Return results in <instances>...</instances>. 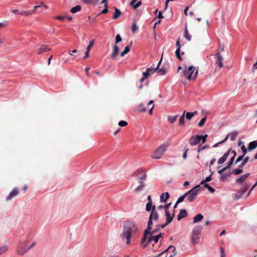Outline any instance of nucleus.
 <instances>
[{
  "label": "nucleus",
  "instance_id": "obj_1",
  "mask_svg": "<svg viewBox=\"0 0 257 257\" xmlns=\"http://www.w3.org/2000/svg\"><path fill=\"white\" fill-rule=\"evenodd\" d=\"M138 225L133 221H125L123 223V231L120 234L122 239H126V243L129 244L131 236L137 233L138 231Z\"/></svg>",
  "mask_w": 257,
  "mask_h": 257
},
{
  "label": "nucleus",
  "instance_id": "obj_2",
  "mask_svg": "<svg viewBox=\"0 0 257 257\" xmlns=\"http://www.w3.org/2000/svg\"><path fill=\"white\" fill-rule=\"evenodd\" d=\"M195 70V68L193 66H190L187 68L185 67V68L183 70L182 72V76L186 77L188 80H190L191 79H195L198 74V70H196L195 74L193 75V72Z\"/></svg>",
  "mask_w": 257,
  "mask_h": 257
},
{
  "label": "nucleus",
  "instance_id": "obj_3",
  "mask_svg": "<svg viewBox=\"0 0 257 257\" xmlns=\"http://www.w3.org/2000/svg\"><path fill=\"white\" fill-rule=\"evenodd\" d=\"M203 227L201 225H198L194 228L192 234V243L194 244H197L199 241L200 235Z\"/></svg>",
  "mask_w": 257,
  "mask_h": 257
},
{
  "label": "nucleus",
  "instance_id": "obj_4",
  "mask_svg": "<svg viewBox=\"0 0 257 257\" xmlns=\"http://www.w3.org/2000/svg\"><path fill=\"white\" fill-rule=\"evenodd\" d=\"M200 187V185H198L195 186L188 192L185 193L186 194V197L187 198V200L192 202L194 201V200L196 198L197 194L199 191V188Z\"/></svg>",
  "mask_w": 257,
  "mask_h": 257
},
{
  "label": "nucleus",
  "instance_id": "obj_5",
  "mask_svg": "<svg viewBox=\"0 0 257 257\" xmlns=\"http://www.w3.org/2000/svg\"><path fill=\"white\" fill-rule=\"evenodd\" d=\"M207 135L204 136L197 135L192 136L189 140V144L191 146H195L199 144L201 141L202 144H204L206 141Z\"/></svg>",
  "mask_w": 257,
  "mask_h": 257
},
{
  "label": "nucleus",
  "instance_id": "obj_6",
  "mask_svg": "<svg viewBox=\"0 0 257 257\" xmlns=\"http://www.w3.org/2000/svg\"><path fill=\"white\" fill-rule=\"evenodd\" d=\"M168 146L169 145L168 144H163L159 146L158 148L155 151L154 153L151 156V157L154 159H160L163 154L166 151Z\"/></svg>",
  "mask_w": 257,
  "mask_h": 257
},
{
  "label": "nucleus",
  "instance_id": "obj_7",
  "mask_svg": "<svg viewBox=\"0 0 257 257\" xmlns=\"http://www.w3.org/2000/svg\"><path fill=\"white\" fill-rule=\"evenodd\" d=\"M159 236L157 235L152 236L148 235L147 238L144 242L141 240V244L143 247H146L148 244L151 243L152 241H154L155 243H156L159 240Z\"/></svg>",
  "mask_w": 257,
  "mask_h": 257
},
{
  "label": "nucleus",
  "instance_id": "obj_8",
  "mask_svg": "<svg viewBox=\"0 0 257 257\" xmlns=\"http://www.w3.org/2000/svg\"><path fill=\"white\" fill-rule=\"evenodd\" d=\"M249 186V184H245L244 185H243L240 191L233 194V199L235 200H238L239 198H240L247 191Z\"/></svg>",
  "mask_w": 257,
  "mask_h": 257
},
{
  "label": "nucleus",
  "instance_id": "obj_9",
  "mask_svg": "<svg viewBox=\"0 0 257 257\" xmlns=\"http://www.w3.org/2000/svg\"><path fill=\"white\" fill-rule=\"evenodd\" d=\"M29 250L28 247L25 246L22 242L19 243L17 247L16 252L20 255H23Z\"/></svg>",
  "mask_w": 257,
  "mask_h": 257
},
{
  "label": "nucleus",
  "instance_id": "obj_10",
  "mask_svg": "<svg viewBox=\"0 0 257 257\" xmlns=\"http://www.w3.org/2000/svg\"><path fill=\"white\" fill-rule=\"evenodd\" d=\"M153 225V219L151 218H149V220L148 222V227L146 229H145L144 233V236L142 238V242H144L145 240L147 239L148 234L149 233V231H150L152 229Z\"/></svg>",
  "mask_w": 257,
  "mask_h": 257
},
{
  "label": "nucleus",
  "instance_id": "obj_11",
  "mask_svg": "<svg viewBox=\"0 0 257 257\" xmlns=\"http://www.w3.org/2000/svg\"><path fill=\"white\" fill-rule=\"evenodd\" d=\"M156 71V69H154L152 67L147 68L146 69V71L145 72H143V77L140 79V82L141 83L143 82L145 80V79L148 78L150 76V75L151 74L154 73Z\"/></svg>",
  "mask_w": 257,
  "mask_h": 257
},
{
  "label": "nucleus",
  "instance_id": "obj_12",
  "mask_svg": "<svg viewBox=\"0 0 257 257\" xmlns=\"http://www.w3.org/2000/svg\"><path fill=\"white\" fill-rule=\"evenodd\" d=\"M19 193V190L18 188H15L13 189L10 193L8 196L6 197V200L8 201L12 200L15 197H16Z\"/></svg>",
  "mask_w": 257,
  "mask_h": 257
},
{
  "label": "nucleus",
  "instance_id": "obj_13",
  "mask_svg": "<svg viewBox=\"0 0 257 257\" xmlns=\"http://www.w3.org/2000/svg\"><path fill=\"white\" fill-rule=\"evenodd\" d=\"M155 206H153L152 210L151 212L149 217L151 218L153 220L157 221L159 218V214L155 209Z\"/></svg>",
  "mask_w": 257,
  "mask_h": 257
},
{
  "label": "nucleus",
  "instance_id": "obj_14",
  "mask_svg": "<svg viewBox=\"0 0 257 257\" xmlns=\"http://www.w3.org/2000/svg\"><path fill=\"white\" fill-rule=\"evenodd\" d=\"M175 215V211H173L172 215H171L170 212L169 211H165V216L166 218L167 224H169L173 220Z\"/></svg>",
  "mask_w": 257,
  "mask_h": 257
},
{
  "label": "nucleus",
  "instance_id": "obj_15",
  "mask_svg": "<svg viewBox=\"0 0 257 257\" xmlns=\"http://www.w3.org/2000/svg\"><path fill=\"white\" fill-rule=\"evenodd\" d=\"M216 56H217V61L216 62V64L218 65L219 68H222L223 66V63H222V60L223 57L220 55V52H218L217 54H216Z\"/></svg>",
  "mask_w": 257,
  "mask_h": 257
},
{
  "label": "nucleus",
  "instance_id": "obj_16",
  "mask_svg": "<svg viewBox=\"0 0 257 257\" xmlns=\"http://www.w3.org/2000/svg\"><path fill=\"white\" fill-rule=\"evenodd\" d=\"M51 49L49 48L47 45H42L41 47L37 50V53L38 54H41L43 53L47 52L48 51H50Z\"/></svg>",
  "mask_w": 257,
  "mask_h": 257
},
{
  "label": "nucleus",
  "instance_id": "obj_17",
  "mask_svg": "<svg viewBox=\"0 0 257 257\" xmlns=\"http://www.w3.org/2000/svg\"><path fill=\"white\" fill-rule=\"evenodd\" d=\"M249 175V173H246L240 177L236 179V182L240 185L242 184V183L248 177Z\"/></svg>",
  "mask_w": 257,
  "mask_h": 257
},
{
  "label": "nucleus",
  "instance_id": "obj_18",
  "mask_svg": "<svg viewBox=\"0 0 257 257\" xmlns=\"http://www.w3.org/2000/svg\"><path fill=\"white\" fill-rule=\"evenodd\" d=\"M187 216V212L186 209H181L179 214L178 215L177 219L178 221L180 220L182 218L185 217Z\"/></svg>",
  "mask_w": 257,
  "mask_h": 257
},
{
  "label": "nucleus",
  "instance_id": "obj_19",
  "mask_svg": "<svg viewBox=\"0 0 257 257\" xmlns=\"http://www.w3.org/2000/svg\"><path fill=\"white\" fill-rule=\"evenodd\" d=\"M119 52V48L117 45H114L113 46V52L110 56V59L113 60L115 58V57L118 54Z\"/></svg>",
  "mask_w": 257,
  "mask_h": 257
},
{
  "label": "nucleus",
  "instance_id": "obj_20",
  "mask_svg": "<svg viewBox=\"0 0 257 257\" xmlns=\"http://www.w3.org/2000/svg\"><path fill=\"white\" fill-rule=\"evenodd\" d=\"M33 14H35V10L31 11H21L20 12L19 14L24 16L25 17H27L28 16L31 15Z\"/></svg>",
  "mask_w": 257,
  "mask_h": 257
},
{
  "label": "nucleus",
  "instance_id": "obj_21",
  "mask_svg": "<svg viewBox=\"0 0 257 257\" xmlns=\"http://www.w3.org/2000/svg\"><path fill=\"white\" fill-rule=\"evenodd\" d=\"M169 198V194L168 192L162 193L160 196V201L165 202Z\"/></svg>",
  "mask_w": 257,
  "mask_h": 257
},
{
  "label": "nucleus",
  "instance_id": "obj_22",
  "mask_svg": "<svg viewBox=\"0 0 257 257\" xmlns=\"http://www.w3.org/2000/svg\"><path fill=\"white\" fill-rule=\"evenodd\" d=\"M203 219V215L201 214H198L193 217V223H195L201 221Z\"/></svg>",
  "mask_w": 257,
  "mask_h": 257
},
{
  "label": "nucleus",
  "instance_id": "obj_23",
  "mask_svg": "<svg viewBox=\"0 0 257 257\" xmlns=\"http://www.w3.org/2000/svg\"><path fill=\"white\" fill-rule=\"evenodd\" d=\"M257 147L256 141H253L249 143L247 150L249 151L255 149Z\"/></svg>",
  "mask_w": 257,
  "mask_h": 257
},
{
  "label": "nucleus",
  "instance_id": "obj_24",
  "mask_svg": "<svg viewBox=\"0 0 257 257\" xmlns=\"http://www.w3.org/2000/svg\"><path fill=\"white\" fill-rule=\"evenodd\" d=\"M253 161V159H251L249 160V157L248 156H246L245 157L242 162L239 165V168H242L245 164L248 162H252Z\"/></svg>",
  "mask_w": 257,
  "mask_h": 257
},
{
  "label": "nucleus",
  "instance_id": "obj_25",
  "mask_svg": "<svg viewBox=\"0 0 257 257\" xmlns=\"http://www.w3.org/2000/svg\"><path fill=\"white\" fill-rule=\"evenodd\" d=\"M184 37L188 41H190L191 40V35L189 34L188 33L187 25H186L185 26V29L184 31Z\"/></svg>",
  "mask_w": 257,
  "mask_h": 257
},
{
  "label": "nucleus",
  "instance_id": "obj_26",
  "mask_svg": "<svg viewBox=\"0 0 257 257\" xmlns=\"http://www.w3.org/2000/svg\"><path fill=\"white\" fill-rule=\"evenodd\" d=\"M121 11L118 9L117 8H115L114 9V15L112 17L113 19H117V18H118L121 15Z\"/></svg>",
  "mask_w": 257,
  "mask_h": 257
},
{
  "label": "nucleus",
  "instance_id": "obj_27",
  "mask_svg": "<svg viewBox=\"0 0 257 257\" xmlns=\"http://www.w3.org/2000/svg\"><path fill=\"white\" fill-rule=\"evenodd\" d=\"M186 113V111H184L183 114L180 116L179 119V124L180 125H184L185 123V120H184V117H185V114Z\"/></svg>",
  "mask_w": 257,
  "mask_h": 257
},
{
  "label": "nucleus",
  "instance_id": "obj_28",
  "mask_svg": "<svg viewBox=\"0 0 257 257\" xmlns=\"http://www.w3.org/2000/svg\"><path fill=\"white\" fill-rule=\"evenodd\" d=\"M227 135L231 141H234L236 138L237 133L236 132H234Z\"/></svg>",
  "mask_w": 257,
  "mask_h": 257
},
{
  "label": "nucleus",
  "instance_id": "obj_29",
  "mask_svg": "<svg viewBox=\"0 0 257 257\" xmlns=\"http://www.w3.org/2000/svg\"><path fill=\"white\" fill-rule=\"evenodd\" d=\"M81 10V7L79 5H77L75 7L72 8L70 10V12L72 13L75 14L79 11H80Z\"/></svg>",
  "mask_w": 257,
  "mask_h": 257
},
{
  "label": "nucleus",
  "instance_id": "obj_30",
  "mask_svg": "<svg viewBox=\"0 0 257 257\" xmlns=\"http://www.w3.org/2000/svg\"><path fill=\"white\" fill-rule=\"evenodd\" d=\"M178 115H176L175 116L168 115V119L171 123H174L177 119Z\"/></svg>",
  "mask_w": 257,
  "mask_h": 257
},
{
  "label": "nucleus",
  "instance_id": "obj_31",
  "mask_svg": "<svg viewBox=\"0 0 257 257\" xmlns=\"http://www.w3.org/2000/svg\"><path fill=\"white\" fill-rule=\"evenodd\" d=\"M130 50V46H127L125 47L124 50L120 53V56L123 57L125 54H127Z\"/></svg>",
  "mask_w": 257,
  "mask_h": 257
},
{
  "label": "nucleus",
  "instance_id": "obj_32",
  "mask_svg": "<svg viewBox=\"0 0 257 257\" xmlns=\"http://www.w3.org/2000/svg\"><path fill=\"white\" fill-rule=\"evenodd\" d=\"M242 172H243V170L241 169V168L239 167V168L233 170L232 172V173L235 175H239V174L242 173Z\"/></svg>",
  "mask_w": 257,
  "mask_h": 257
},
{
  "label": "nucleus",
  "instance_id": "obj_33",
  "mask_svg": "<svg viewBox=\"0 0 257 257\" xmlns=\"http://www.w3.org/2000/svg\"><path fill=\"white\" fill-rule=\"evenodd\" d=\"M230 175V173H223L220 177L221 181H224L226 178Z\"/></svg>",
  "mask_w": 257,
  "mask_h": 257
},
{
  "label": "nucleus",
  "instance_id": "obj_34",
  "mask_svg": "<svg viewBox=\"0 0 257 257\" xmlns=\"http://www.w3.org/2000/svg\"><path fill=\"white\" fill-rule=\"evenodd\" d=\"M8 249V247L7 245H4L2 247H0V255L3 253L6 252Z\"/></svg>",
  "mask_w": 257,
  "mask_h": 257
},
{
  "label": "nucleus",
  "instance_id": "obj_35",
  "mask_svg": "<svg viewBox=\"0 0 257 257\" xmlns=\"http://www.w3.org/2000/svg\"><path fill=\"white\" fill-rule=\"evenodd\" d=\"M211 175H212V174H211L210 176H209L208 177H207L205 178V180H202V181L201 182V183H200V185H202V184H205V182H209V181H211V180H212Z\"/></svg>",
  "mask_w": 257,
  "mask_h": 257
},
{
  "label": "nucleus",
  "instance_id": "obj_36",
  "mask_svg": "<svg viewBox=\"0 0 257 257\" xmlns=\"http://www.w3.org/2000/svg\"><path fill=\"white\" fill-rule=\"evenodd\" d=\"M204 187L207 188L209 192H210L212 193L215 192V189L212 187L210 186L209 184L207 183L204 184Z\"/></svg>",
  "mask_w": 257,
  "mask_h": 257
},
{
  "label": "nucleus",
  "instance_id": "obj_37",
  "mask_svg": "<svg viewBox=\"0 0 257 257\" xmlns=\"http://www.w3.org/2000/svg\"><path fill=\"white\" fill-rule=\"evenodd\" d=\"M206 117H204L203 118H202L200 121H199V122L198 123V125L199 127H202L204 125L205 121H206Z\"/></svg>",
  "mask_w": 257,
  "mask_h": 257
},
{
  "label": "nucleus",
  "instance_id": "obj_38",
  "mask_svg": "<svg viewBox=\"0 0 257 257\" xmlns=\"http://www.w3.org/2000/svg\"><path fill=\"white\" fill-rule=\"evenodd\" d=\"M152 203L148 202L146 205V210L147 211H150L151 210H152L153 206Z\"/></svg>",
  "mask_w": 257,
  "mask_h": 257
},
{
  "label": "nucleus",
  "instance_id": "obj_39",
  "mask_svg": "<svg viewBox=\"0 0 257 257\" xmlns=\"http://www.w3.org/2000/svg\"><path fill=\"white\" fill-rule=\"evenodd\" d=\"M185 197H186V194H184L183 195H182L181 196H180L177 200V204H179L182 202L183 201V200H184V199L185 198Z\"/></svg>",
  "mask_w": 257,
  "mask_h": 257
},
{
  "label": "nucleus",
  "instance_id": "obj_40",
  "mask_svg": "<svg viewBox=\"0 0 257 257\" xmlns=\"http://www.w3.org/2000/svg\"><path fill=\"white\" fill-rule=\"evenodd\" d=\"M235 158V156H233L232 157H231V158L230 159V161L228 163L227 165L226 166L227 168L229 169L231 167V165L233 163V162L234 161Z\"/></svg>",
  "mask_w": 257,
  "mask_h": 257
},
{
  "label": "nucleus",
  "instance_id": "obj_41",
  "mask_svg": "<svg viewBox=\"0 0 257 257\" xmlns=\"http://www.w3.org/2000/svg\"><path fill=\"white\" fill-rule=\"evenodd\" d=\"M138 110L140 112H145L147 110L146 107L144 104H141L138 108Z\"/></svg>",
  "mask_w": 257,
  "mask_h": 257
},
{
  "label": "nucleus",
  "instance_id": "obj_42",
  "mask_svg": "<svg viewBox=\"0 0 257 257\" xmlns=\"http://www.w3.org/2000/svg\"><path fill=\"white\" fill-rule=\"evenodd\" d=\"M157 71H158L161 75H164L166 73V70L164 68H158L157 69Z\"/></svg>",
  "mask_w": 257,
  "mask_h": 257
},
{
  "label": "nucleus",
  "instance_id": "obj_43",
  "mask_svg": "<svg viewBox=\"0 0 257 257\" xmlns=\"http://www.w3.org/2000/svg\"><path fill=\"white\" fill-rule=\"evenodd\" d=\"M175 55L176 56V57L180 60H182V58L180 56V50L179 49H177V50L175 51Z\"/></svg>",
  "mask_w": 257,
  "mask_h": 257
},
{
  "label": "nucleus",
  "instance_id": "obj_44",
  "mask_svg": "<svg viewBox=\"0 0 257 257\" xmlns=\"http://www.w3.org/2000/svg\"><path fill=\"white\" fill-rule=\"evenodd\" d=\"M118 125L121 127L125 126L127 125V122L124 120H120L118 122Z\"/></svg>",
  "mask_w": 257,
  "mask_h": 257
},
{
  "label": "nucleus",
  "instance_id": "obj_45",
  "mask_svg": "<svg viewBox=\"0 0 257 257\" xmlns=\"http://www.w3.org/2000/svg\"><path fill=\"white\" fill-rule=\"evenodd\" d=\"M122 41V39L119 35H117L115 37V45H116L118 43L121 42Z\"/></svg>",
  "mask_w": 257,
  "mask_h": 257
},
{
  "label": "nucleus",
  "instance_id": "obj_46",
  "mask_svg": "<svg viewBox=\"0 0 257 257\" xmlns=\"http://www.w3.org/2000/svg\"><path fill=\"white\" fill-rule=\"evenodd\" d=\"M193 116V114H192V112H188L186 114V118L188 120H190Z\"/></svg>",
  "mask_w": 257,
  "mask_h": 257
},
{
  "label": "nucleus",
  "instance_id": "obj_47",
  "mask_svg": "<svg viewBox=\"0 0 257 257\" xmlns=\"http://www.w3.org/2000/svg\"><path fill=\"white\" fill-rule=\"evenodd\" d=\"M94 45V40H92L90 42L89 45L87 47L86 50L89 51Z\"/></svg>",
  "mask_w": 257,
  "mask_h": 257
},
{
  "label": "nucleus",
  "instance_id": "obj_48",
  "mask_svg": "<svg viewBox=\"0 0 257 257\" xmlns=\"http://www.w3.org/2000/svg\"><path fill=\"white\" fill-rule=\"evenodd\" d=\"M226 159L222 156L218 159L217 163L218 164H222L226 161Z\"/></svg>",
  "mask_w": 257,
  "mask_h": 257
},
{
  "label": "nucleus",
  "instance_id": "obj_49",
  "mask_svg": "<svg viewBox=\"0 0 257 257\" xmlns=\"http://www.w3.org/2000/svg\"><path fill=\"white\" fill-rule=\"evenodd\" d=\"M107 4H104V9L102 10L100 14H106L108 12Z\"/></svg>",
  "mask_w": 257,
  "mask_h": 257
},
{
  "label": "nucleus",
  "instance_id": "obj_50",
  "mask_svg": "<svg viewBox=\"0 0 257 257\" xmlns=\"http://www.w3.org/2000/svg\"><path fill=\"white\" fill-rule=\"evenodd\" d=\"M184 150H185V152L183 154V159H186V157H187V154L189 150V149L188 148H187L186 147H185Z\"/></svg>",
  "mask_w": 257,
  "mask_h": 257
},
{
  "label": "nucleus",
  "instance_id": "obj_51",
  "mask_svg": "<svg viewBox=\"0 0 257 257\" xmlns=\"http://www.w3.org/2000/svg\"><path fill=\"white\" fill-rule=\"evenodd\" d=\"M159 230V227L158 226V227L156 229L153 230V231H149V233L148 234V235H152L153 234L156 233Z\"/></svg>",
  "mask_w": 257,
  "mask_h": 257
},
{
  "label": "nucleus",
  "instance_id": "obj_52",
  "mask_svg": "<svg viewBox=\"0 0 257 257\" xmlns=\"http://www.w3.org/2000/svg\"><path fill=\"white\" fill-rule=\"evenodd\" d=\"M241 150H242V153H243V156H245L246 153H247V149H246L245 147L244 146H242L241 147Z\"/></svg>",
  "mask_w": 257,
  "mask_h": 257
},
{
  "label": "nucleus",
  "instance_id": "obj_53",
  "mask_svg": "<svg viewBox=\"0 0 257 257\" xmlns=\"http://www.w3.org/2000/svg\"><path fill=\"white\" fill-rule=\"evenodd\" d=\"M142 5V2L140 1H138L137 2V3L135 5V6H134V9H137L138 8H139L141 5Z\"/></svg>",
  "mask_w": 257,
  "mask_h": 257
},
{
  "label": "nucleus",
  "instance_id": "obj_54",
  "mask_svg": "<svg viewBox=\"0 0 257 257\" xmlns=\"http://www.w3.org/2000/svg\"><path fill=\"white\" fill-rule=\"evenodd\" d=\"M244 156H243V155H241V156H239V157H238V158H237V159L236 160V161H235V163L236 164V163H238L239 162L241 161L243 159V157H244Z\"/></svg>",
  "mask_w": 257,
  "mask_h": 257
},
{
  "label": "nucleus",
  "instance_id": "obj_55",
  "mask_svg": "<svg viewBox=\"0 0 257 257\" xmlns=\"http://www.w3.org/2000/svg\"><path fill=\"white\" fill-rule=\"evenodd\" d=\"M138 29L136 24L134 23L132 27V31L133 32H135Z\"/></svg>",
  "mask_w": 257,
  "mask_h": 257
},
{
  "label": "nucleus",
  "instance_id": "obj_56",
  "mask_svg": "<svg viewBox=\"0 0 257 257\" xmlns=\"http://www.w3.org/2000/svg\"><path fill=\"white\" fill-rule=\"evenodd\" d=\"M143 186H144L143 185H140L139 186H138L137 188H136L135 190L136 191L139 192L143 189Z\"/></svg>",
  "mask_w": 257,
  "mask_h": 257
},
{
  "label": "nucleus",
  "instance_id": "obj_57",
  "mask_svg": "<svg viewBox=\"0 0 257 257\" xmlns=\"http://www.w3.org/2000/svg\"><path fill=\"white\" fill-rule=\"evenodd\" d=\"M176 47H177V49H179L180 50L181 46L180 45L179 38L177 40V41L176 42Z\"/></svg>",
  "mask_w": 257,
  "mask_h": 257
},
{
  "label": "nucleus",
  "instance_id": "obj_58",
  "mask_svg": "<svg viewBox=\"0 0 257 257\" xmlns=\"http://www.w3.org/2000/svg\"><path fill=\"white\" fill-rule=\"evenodd\" d=\"M206 148V146H204L202 147H201L200 146V145L199 146L198 148V149H197V152L198 153L200 152L201 151L203 150L204 149H205Z\"/></svg>",
  "mask_w": 257,
  "mask_h": 257
},
{
  "label": "nucleus",
  "instance_id": "obj_59",
  "mask_svg": "<svg viewBox=\"0 0 257 257\" xmlns=\"http://www.w3.org/2000/svg\"><path fill=\"white\" fill-rule=\"evenodd\" d=\"M171 203H168L164 205V209L165 210V211H166V210L169 211L168 209L170 207V206H171Z\"/></svg>",
  "mask_w": 257,
  "mask_h": 257
},
{
  "label": "nucleus",
  "instance_id": "obj_60",
  "mask_svg": "<svg viewBox=\"0 0 257 257\" xmlns=\"http://www.w3.org/2000/svg\"><path fill=\"white\" fill-rule=\"evenodd\" d=\"M230 150H228L223 155V157H224V158L226 159L230 154Z\"/></svg>",
  "mask_w": 257,
  "mask_h": 257
},
{
  "label": "nucleus",
  "instance_id": "obj_61",
  "mask_svg": "<svg viewBox=\"0 0 257 257\" xmlns=\"http://www.w3.org/2000/svg\"><path fill=\"white\" fill-rule=\"evenodd\" d=\"M230 150H228L223 155V157H224V158L226 159L230 154Z\"/></svg>",
  "mask_w": 257,
  "mask_h": 257
},
{
  "label": "nucleus",
  "instance_id": "obj_62",
  "mask_svg": "<svg viewBox=\"0 0 257 257\" xmlns=\"http://www.w3.org/2000/svg\"><path fill=\"white\" fill-rule=\"evenodd\" d=\"M227 169H228V168H227V167L226 166L225 167L223 168L222 169L219 170L218 171V173H219L220 174H222L223 172L224 171H225Z\"/></svg>",
  "mask_w": 257,
  "mask_h": 257
},
{
  "label": "nucleus",
  "instance_id": "obj_63",
  "mask_svg": "<svg viewBox=\"0 0 257 257\" xmlns=\"http://www.w3.org/2000/svg\"><path fill=\"white\" fill-rule=\"evenodd\" d=\"M90 69L89 67H86L85 69V71L86 72V75L87 77H89V70Z\"/></svg>",
  "mask_w": 257,
  "mask_h": 257
},
{
  "label": "nucleus",
  "instance_id": "obj_64",
  "mask_svg": "<svg viewBox=\"0 0 257 257\" xmlns=\"http://www.w3.org/2000/svg\"><path fill=\"white\" fill-rule=\"evenodd\" d=\"M220 251H221V257H224L225 256V252H224V250L223 248V247H221L220 248Z\"/></svg>",
  "mask_w": 257,
  "mask_h": 257
}]
</instances>
